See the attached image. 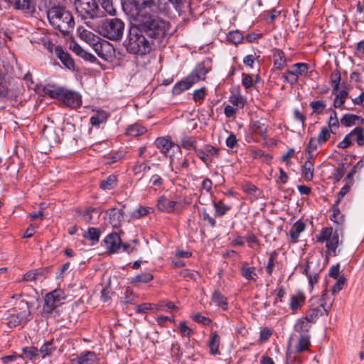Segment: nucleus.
Instances as JSON below:
<instances>
[{
	"label": "nucleus",
	"instance_id": "obj_1",
	"mask_svg": "<svg viewBox=\"0 0 364 364\" xmlns=\"http://www.w3.org/2000/svg\"><path fill=\"white\" fill-rule=\"evenodd\" d=\"M50 24L63 36L68 35L74 28L75 21L71 13L63 7L54 6L47 12Z\"/></svg>",
	"mask_w": 364,
	"mask_h": 364
},
{
	"label": "nucleus",
	"instance_id": "obj_2",
	"mask_svg": "<svg viewBox=\"0 0 364 364\" xmlns=\"http://www.w3.org/2000/svg\"><path fill=\"white\" fill-rule=\"evenodd\" d=\"M333 301L334 299L327 290H324L320 296L312 297L310 300L311 308L306 312L304 318L311 323L315 322L319 316L328 315Z\"/></svg>",
	"mask_w": 364,
	"mask_h": 364
},
{
	"label": "nucleus",
	"instance_id": "obj_3",
	"mask_svg": "<svg viewBox=\"0 0 364 364\" xmlns=\"http://www.w3.org/2000/svg\"><path fill=\"white\" fill-rule=\"evenodd\" d=\"M127 51L133 55H144L151 50V44L144 36L141 31L134 27L129 30L124 41Z\"/></svg>",
	"mask_w": 364,
	"mask_h": 364
},
{
	"label": "nucleus",
	"instance_id": "obj_4",
	"mask_svg": "<svg viewBox=\"0 0 364 364\" xmlns=\"http://www.w3.org/2000/svg\"><path fill=\"white\" fill-rule=\"evenodd\" d=\"M90 26L100 35L111 41L121 39L124 30V22L117 18L103 19L95 26Z\"/></svg>",
	"mask_w": 364,
	"mask_h": 364
},
{
	"label": "nucleus",
	"instance_id": "obj_5",
	"mask_svg": "<svg viewBox=\"0 0 364 364\" xmlns=\"http://www.w3.org/2000/svg\"><path fill=\"white\" fill-rule=\"evenodd\" d=\"M316 241L323 244L326 242V255L331 257L338 255V247L341 243L337 231H333L332 228H323L316 235Z\"/></svg>",
	"mask_w": 364,
	"mask_h": 364
},
{
	"label": "nucleus",
	"instance_id": "obj_6",
	"mask_svg": "<svg viewBox=\"0 0 364 364\" xmlns=\"http://www.w3.org/2000/svg\"><path fill=\"white\" fill-rule=\"evenodd\" d=\"M135 13L133 15L136 21L144 22L157 15L159 8L154 0H135L134 3Z\"/></svg>",
	"mask_w": 364,
	"mask_h": 364
},
{
	"label": "nucleus",
	"instance_id": "obj_7",
	"mask_svg": "<svg viewBox=\"0 0 364 364\" xmlns=\"http://www.w3.org/2000/svg\"><path fill=\"white\" fill-rule=\"evenodd\" d=\"M75 7L77 14L83 19H95L102 16L95 0H75Z\"/></svg>",
	"mask_w": 364,
	"mask_h": 364
},
{
	"label": "nucleus",
	"instance_id": "obj_8",
	"mask_svg": "<svg viewBox=\"0 0 364 364\" xmlns=\"http://www.w3.org/2000/svg\"><path fill=\"white\" fill-rule=\"evenodd\" d=\"M146 29L149 35L154 38H163L169 27V23L159 18L157 15L150 19L147 18L144 22L141 23Z\"/></svg>",
	"mask_w": 364,
	"mask_h": 364
},
{
	"label": "nucleus",
	"instance_id": "obj_9",
	"mask_svg": "<svg viewBox=\"0 0 364 364\" xmlns=\"http://www.w3.org/2000/svg\"><path fill=\"white\" fill-rule=\"evenodd\" d=\"M310 73L308 64L297 63L291 65L287 70L282 74V77L284 82L294 86L298 82L299 77H309Z\"/></svg>",
	"mask_w": 364,
	"mask_h": 364
},
{
	"label": "nucleus",
	"instance_id": "obj_10",
	"mask_svg": "<svg viewBox=\"0 0 364 364\" xmlns=\"http://www.w3.org/2000/svg\"><path fill=\"white\" fill-rule=\"evenodd\" d=\"M310 336H291L290 344L292 347V351L287 353V360H295L296 356L292 355L294 353H301L309 350L311 344Z\"/></svg>",
	"mask_w": 364,
	"mask_h": 364
},
{
	"label": "nucleus",
	"instance_id": "obj_11",
	"mask_svg": "<svg viewBox=\"0 0 364 364\" xmlns=\"http://www.w3.org/2000/svg\"><path fill=\"white\" fill-rule=\"evenodd\" d=\"M65 298V292L60 289H56L48 293L44 298L43 311L50 314Z\"/></svg>",
	"mask_w": 364,
	"mask_h": 364
},
{
	"label": "nucleus",
	"instance_id": "obj_12",
	"mask_svg": "<svg viewBox=\"0 0 364 364\" xmlns=\"http://www.w3.org/2000/svg\"><path fill=\"white\" fill-rule=\"evenodd\" d=\"M104 242L109 253H115L121 249L123 252H127L129 249V245L122 244V240L116 232L108 235L105 238Z\"/></svg>",
	"mask_w": 364,
	"mask_h": 364
},
{
	"label": "nucleus",
	"instance_id": "obj_13",
	"mask_svg": "<svg viewBox=\"0 0 364 364\" xmlns=\"http://www.w3.org/2000/svg\"><path fill=\"white\" fill-rule=\"evenodd\" d=\"M60 101L73 108L78 107L82 104L81 96L77 92L65 88L62 92Z\"/></svg>",
	"mask_w": 364,
	"mask_h": 364
},
{
	"label": "nucleus",
	"instance_id": "obj_14",
	"mask_svg": "<svg viewBox=\"0 0 364 364\" xmlns=\"http://www.w3.org/2000/svg\"><path fill=\"white\" fill-rule=\"evenodd\" d=\"M209 70L210 67L208 66V63H200L188 75V79L193 81V84L200 80H203Z\"/></svg>",
	"mask_w": 364,
	"mask_h": 364
},
{
	"label": "nucleus",
	"instance_id": "obj_15",
	"mask_svg": "<svg viewBox=\"0 0 364 364\" xmlns=\"http://www.w3.org/2000/svg\"><path fill=\"white\" fill-rule=\"evenodd\" d=\"M99 360L97 355L93 351H85L72 360L73 364H96Z\"/></svg>",
	"mask_w": 364,
	"mask_h": 364
},
{
	"label": "nucleus",
	"instance_id": "obj_16",
	"mask_svg": "<svg viewBox=\"0 0 364 364\" xmlns=\"http://www.w3.org/2000/svg\"><path fill=\"white\" fill-rule=\"evenodd\" d=\"M311 323L304 318L296 321L291 336H310Z\"/></svg>",
	"mask_w": 364,
	"mask_h": 364
},
{
	"label": "nucleus",
	"instance_id": "obj_17",
	"mask_svg": "<svg viewBox=\"0 0 364 364\" xmlns=\"http://www.w3.org/2000/svg\"><path fill=\"white\" fill-rule=\"evenodd\" d=\"M54 53L55 55L60 60L65 67L69 70L75 69L74 60L70 57V54L65 52L60 46L55 47Z\"/></svg>",
	"mask_w": 364,
	"mask_h": 364
},
{
	"label": "nucleus",
	"instance_id": "obj_18",
	"mask_svg": "<svg viewBox=\"0 0 364 364\" xmlns=\"http://www.w3.org/2000/svg\"><path fill=\"white\" fill-rule=\"evenodd\" d=\"M109 218V223L114 228L120 226L121 222L123 220L122 209L112 208L107 211Z\"/></svg>",
	"mask_w": 364,
	"mask_h": 364
},
{
	"label": "nucleus",
	"instance_id": "obj_19",
	"mask_svg": "<svg viewBox=\"0 0 364 364\" xmlns=\"http://www.w3.org/2000/svg\"><path fill=\"white\" fill-rule=\"evenodd\" d=\"M313 262H307L306 267L302 270V273L305 274L308 279H309V285L312 287L314 284L317 283L318 278V274L320 272V270H314L313 269Z\"/></svg>",
	"mask_w": 364,
	"mask_h": 364
},
{
	"label": "nucleus",
	"instance_id": "obj_20",
	"mask_svg": "<svg viewBox=\"0 0 364 364\" xmlns=\"http://www.w3.org/2000/svg\"><path fill=\"white\" fill-rule=\"evenodd\" d=\"M154 144L165 156H168L170 149L174 146V143L166 137L157 138Z\"/></svg>",
	"mask_w": 364,
	"mask_h": 364
},
{
	"label": "nucleus",
	"instance_id": "obj_21",
	"mask_svg": "<svg viewBox=\"0 0 364 364\" xmlns=\"http://www.w3.org/2000/svg\"><path fill=\"white\" fill-rule=\"evenodd\" d=\"M212 203L214 208V215L215 217H223L231 209V206L225 204L222 200H215L213 199Z\"/></svg>",
	"mask_w": 364,
	"mask_h": 364
},
{
	"label": "nucleus",
	"instance_id": "obj_22",
	"mask_svg": "<svg viewBox=\"0 0 364 364\" xmlns=\"http://www.w3.org/2000/svg\"><path fill=\"white\" fill-rule=\"evenodd\" d=\"M79 37L89 45L95 44V41H100V38L95 35L91 31L79 27L77 28Z\"/></svg>",
	"mask_w": 364,
	"mask_h": 364
},
{
	"label": "nucleus",
	"instance_id": "obj_23",
	"mask_svg": "<svg viewBox=\"0 0 364 364\" xmlns=\"http://www.w3.org/2000/svg\"><path fill=\"white\" fill-rule=\"evenodd\" d=\"M176 205V203L175 201L171 200L164 196H161L158 200L157 208L160 211L171 213L174 210Z\"/></svg>",
	"mask_w": 364,
	"mask_h": 364
},
{
	"label": "nucleus",
	"instance_id": "obj_24",
	"mask_svg": "<svg viewBox=\"0 0 364 364\" xmlns=\"http://www.w3.org/2000/svg\"><path fill=\"white\" fill-rule=\"evenodd\" d=\"M241 274L249 281L255 282L257 277L256 268L255 267H250L247 262L242 263Z\"/></svg>",
	"mask_w": 364,
	"mask_h": 364
},
{
	"label": "nucleus",
	"instance_id": "obj_25",
	"mask_svg": "<svg viewBox=\"0 0 364 364\" xmlns=\"http://www.w3.org/2000/svg\"><path fill=\"white\" fill-rule=\"evenodd\" d=\"M274 66L277 70L284 68L287 63V58L284 53L281 50H276L274 51L273 55Z\"/></svg>",
	"mask_w": 364,
	"mask_h": 364
},
{
	"label": "nucleus",
	"instance_id": "obj_26",
	"mask_svg": "<svg viewBox=\"0 0 364 364\" xmlns=\"http://www.w3.org/2000/svg\"><path fill=\"white\" fill-rule=\"evenodd\" d=\"M220 338L216 332H212L210 335V340L208 341V347L210 348V353L212 355L220 354L219 346Z\"/></svg>",
	"mask_w": 364,
	"mask_h": 364
},
{
	"label": "nucleus",
	"instance_id": "obj_27",
	"mask_svg": "<svg viewBox=\"0 0 364 364\" xmlns=\"http://www.w3.org/2000/svg\"><path fill=\"white\" fill-rule=\"evenodd\" d=\"M305 296L302 294L292 295L290 298L289 306L292 311L299 310L304 304Z\"/></svg>",
	"mask_w": 364,
	"mask_h": 364
},
{
	"label": "nucleus",
	"instance_id": "obj_28",
	"mask_svg": "<svg viewBox=\"0 0 364 364\" xmlns=\"http://www.w3.org/2000/svg\"><path fill=\"white\" fill-rule=\"evenodd\" d=\"M70 49L77 55L85 60L90 61L95 60V57L93 55L83 50L82 48L76 43H73L70 45Z\"/></svg>",
	"mask_w": 364,
	"mask_h": 364
},
{
	"label": "nucleus",
	"instance_id": "obj_29",
	"mask_svg": "<svg viewBox=\"0 0 364 364\" xmlns=\"http://www.w3.org/2000/svg\"><path fill=\"white\" fill-rule=\"evenodd\" d=\"M43 92L51 98H55L60 100L62 92H63V87H57L52 85H47L44 87Z\"/></svg>",
	"mask_w": 364,
	"mask_h": 364
},
{
	"label": "nucleus",
	"instance_id": "obj_30",
	"mask_svg": "<svg viewBox=\"0 0 364 364\" xmlns=\"http://www.w3.org/2000/svg\"><path fill=\"white\" fill-rule=\"evenodd\" d=\"M192 85H193V81L188 79V76L186 77L184 80L178 82L177 84L174 85L173 87V93L174 95H179L183 91H185L189 89Z\"/></svg>",
	"mask_w": 364,
	"mask_h": 364
},
{
	"label": "nucleus",
	"instance_id": "obj_31",
	"mask_svg": "<svg viewBox=\"0 0 364 364\" xmlns=\"http://www.w3.org/2000/svg\"><path fill=\"white\" fill-rule=\"evenodd\" d=\"M363 122V119L353 114H346L341 119V122L346 127H350L358 124V121Z\"/></svg>",
	"mask_w": 364,
	"mask_h": 364
},
{
	"label": "nucleus",
	"instance_id": "obj_32",
	"mask_svg": "<svg viewBox=\"0 0 364 364\" xmlns=\"http://www.w3.org/2000/svg\"><path fill=\"white\" fill-rule=\"evenodd\" d=\"M150 170V166L146 162H136L133 167V172L139 179L142 178L144 173Z\"/></svg>",
	"mask_w": 364,
	"mask_h": 364
},
{
	"label": "nucleus",
	"instance_id": "obj_33",
	"mask_svg": "<svg viewBox=\"0 0 364 364\" xmlns=\"http://www.w3.org/2000/svg\"><path fill=\"white\" fill-rule=\"evenodd\" d=\"M305 229V225L303 222L298 220L296 221L293 226L291 227L289 234L292 240L296 241L301 232H302Z\"/></svg>",
	"mask_w": 364,
	"mask_h": 364
},
{
	"label": "nucleus",
	"instance_id": "obj_34",
	"mask_svg": "<svg viewBox=\"0 0 364 364\" xmlns=\"http://www.w3.org/2000/svg\"><path fill=\"white\" fill-rule=\"evenodd\" d=\"M302 176L306 181H311L314 178V164L310 161V159L303 165Z\"/></svg>",
	"mask_w": 364,
	"mask_h": 364
},
{
	"label": "nucleus",
	"instance_id": "obj_35",
	"mask_svg": "<svg viewBox=\"0 0 364 364\" xmlns=\"http://www.w3.org/2000/svg\"><path fill=\"white\" fill-rule=\"evenodd\" d=\"M212 301L223 309H228V302L226 298L218 291H215L212 296Z\"/></svg>",
	"mask_w": 364,
	"mask_h": 364
},
{
	"label": "nucleus",
	"instance_id": "obj_36",
	"mask_svg": "<svg viewBox=\"0 0 364 364\" xmlns=\"http://www.w3.org/2000/svg\"><path fill=\"white\" fill-rule=\"evenodd\" d=\"M146 132V129L139 124L131 125L127 129V134L131 136H137L144 134Z\"/></svg>",
	"mask_w": 364,
	"mask_h": 364
},
{
	"label": "nucleus",
	"instance_id": "obj_37",
	"mask_svg": "<svg viewBox=\"0 0 364 364\" xmlns=\"http://www.w3.org/2000/svg\"><path fill=\"white\" fill-rule=\"evenodd\" d=\"M109 114L105 111L98 112L95 116L90 118V123L93 126H99L106 122Z\"/></svg>",
	"mask_w": 364,
	"mask_h": 364
},
{
	"label": "nucleus",
	"instance_id": "obj_38",
	"mask_svg": "<svg viewBox=\"0 0 364 364\" xmlns=\"http://www.w3.org/2000/svg\"><path fill=\"white\" fill-rule=\"evenodd\" d=\"M117 186V178L114 175L109 176L100 183V188L103 190H112Z\"/></svg>",
	"mask_w": 364,
	"mask_h": 364
},
{
	"label": "nucleus",
	"instance_id": "obj_39",
	"mask_svg": "<svg viewBox=\"0 0 364 364\" xmlns=\"http://www.w3.org/2000/svg\"><path fill=\"white\" fill-rule=\"evenodd\" d=\"M55 349V348L53 346L52 342H46L38 350V355L44 358L46 356L50 355Z\"/></svg>",
	"mask_w": 364,
	"mask_h": 364
},
{
	"label": "nucleus",
	"instance_id": "obj_40",
	"mask_svg": "<svg viewBox=\"0 0 364 364\" xmlns=\"http://www.w3.org/2000/svg\"><path fill=\"white\" fill-rule=\"evenodd\" d=\"M42 136L46 139L50 144L57 141V135L52 127H45L42 132Z\"/></svg>",
	"mask_w": 364,
	"mask_h": 364
},
{
	"label": "nucleus",
	"instance_id": "obj_41",
	"mask_svg": "<svg viewBox=\"0 0 364 364\" xmlns=\"http://www.w3.org/2000/svg\"><path fill=\"white\" fill-rule=\"evenodd\" d=\"M353 139H354L358 146L364 145V129L361 127H356L350 132Z\"/></svg>",
	"mask_w": 364,
	"mask_h": 364
},
{
	"label": "nucleus",
	"instance_id": "obj_42",
	"mask_svg": "<svg viewBox=\"0 0 364 364\" xmlns=\"http://www.w3.org/2000/svg\"><path fill=\"white\" fill-rule=\"evenodd\" d=\"M336 98L333 102V106L336 108L341 107L345 103L346 98L348 97V93L346 90H341L338 92H336Z\"/></svg>",
	"mask_w": 364,
	"mask_h": 364
},
{
	"label": "nucleus",
	"instance_id": "obj_43",
	"mask_svg": "<svg viewBox=\"0 0 364 364\" xmlns=\"http://www.w3.org/2000/svg\"><path fill=\"white\" fill-rule=\"evenodd\" d=\"M309 106L312 109V114H321L323 113L326 105L323 100H316L310 102Z\"/></svg>",
	"mask_w": 364,
	"mask_h": 364
},
{
	"label": "nucleus",
	"instance_id": "obj_44",
	"mask_svg": "<svg viewBox=\"0 0 364 364\" xmlns=\"http://www.w3.org/2000/svg\"><path fill=\"white\" fill-rule=\"evenodd\" d=\"M108 45L107 41H103L100 42V41H95V44H92L91 46L99 57L105 58L106 55L104 53L103 49L105 46H107Z\"/></svg>",
	"mask_w": 364,
	"mask_h": 364
},
{
	"label": "nucleus",
	"instance_id": "obj_45",
	"mask_svg": "<svg viewBox=\"0 0 364 364\" xmlns=\"http://www.w3.org/2000/svg\"><path fill=\"white\" fill-rule=\"evenodd\" d=\"M331 132H333V131L329 130V128L326 127L321 128V130L318 133L317 138H316L320 143V145L323 144L328 140L331 136Z\"/></svg>",
	"mask_w": 364,
	"mask_h": 364
},
{
	"label": "nucleus",
	"instance_id": "obj_46",
	"mask_svg": "<svg viewBox=\"0 0 364 364\" xmlns=\"http://www.w3.org/2000/svg\"><path fill=\"white\" fill-rule=\"evenodd\" d=\"M341 76L338 70H334L331 75V80L333 87V92H338Z\"/></svg>",
	"mask_w": 364,
	"mask_h": 364
},
{
	"label": "nucleus",
	"instance_id": "obj_47",
	"mask_svg": "<svg viewBox=\"0 0 364 364\" xmlns=\"http://www.w3.org/2000/svg\"><path fill=\"white\" fill-rule=\"evenodd\" d=\"M153 275L149 272L139 274L132 278V282L147 283L153 279Z\"/></svg>",
	"mask_w": 364,
	"mask_h": 364
},
{
	"label": "nucleus",
	"instance_id": "obj_48",
	"mask_svg": "<svg viewBox=\"0 0 364 364\" xmlns=\"http://www.w3.org/2000/svg\"><path fill=\"white\" fill-rule=\"evenodd\" d=\"M277 255H278V253L277 251L272 252L269 255V260H268V262H267V264L266 267V271L269 275H272V274L274 271V268L275 262L277 261Z\"/></svg>",
	"mask_w": 364,
	"mask_h": 364
},
{
	"label": "nucleus",
	"instance_id": "obj_49",
	"mask_svg": "<svg viewBox=\"0 0 364 364\" xmlns=\"http://www.w3.org/2000/svg\"><path fill=\"white\" fill-rule=\"evenodd\" d=\"M9 3L16 9H29L30 0H8Z\"/></svg>",
	"mask_w": 364,
	"mask_h": 364
},
{
	"label": "nucleus",
	"instance_id": "obj_50",
	"mask_svg": "<svg viewBox=\"0 0 364 364\" xmlns=\"http://www.w3.org/2000/svg\"><path fill=\"white\" fill-rule=\"evenodd\" d=\"M100 235V230L95 228H90L87 232V237L92 241V245L98 242Z\"/></svg>",
	"mask_w": 364,
	"mask_h": 364
},
{
	"label": "nucleus",
	"instance_id": "obj_51",
	"mask_svg": "<svg viewBox=\"0 0 364 364\" xmlns=\"http://www.w3.org/2000/svg\"><path fill=\"white\" fill-rule=\"evenodd\" d=\"M151 208L149 207H143L139 206L137 209H136L132 214V216L134 218H140L144 215H148L151 210Z\"/></svg>",
	"mask_w": 364,
	"mask_h": 364
},
{
	"label": "nucleus",
	"instance_id": "obj_52",
	"mask_svg": "<svg viewBox=\"0 0 364 364\" xmlns=\"http://www.w3.org/2000/svg\"><path fill=\"white\" fill-rule=\"evenodd\" d=\"M242 38V33L237 31H230L228 36V40L235 45L240 43Z\"/></svg>",
	"mask_w": 364,
	"mask_h": 364
},
{
	"label": "nucleus",
	"instance_id": "obj_53",
	"mask_svg": "<svg viewBox=\"0 0 364 364\" xmlns=\"http://www.w3.org/2000/svg\"><path fill=\"white\" fill-rule=\"evenodd\" d=\"M23 353L26 358L31 360L39 357L38 349L35 347L24 348H23Z\"/></svg>",
	"mask_w": 364,
	"mask_h": 364
},
{
	"label": "nucleus",
	"instance_id": "obj_54",
	"mask_svg": "<svg viewBox=\"0 0 364 364\" xmlns=\"http://www.w3.org/2000/svg\"><path fill=\"white\" fill-rule=\"evenodd\" d=\"M320 143L316 138H311L308 144L307 151L309 154V159L314 157V152L317 149Z\"/></svg>",
	"mask_w": 364,
	"mask_h": 364
},
{
	"label": "nucleus",
	"instance_id": "obj_55",
	"mask_svg": "<svg viewBox=\"0 0 364 364\" xmlns=\"http://www.w3.org/2000/svg\"><path fill=\"white\" fill-rule=\"evenodd\" d=\"M101 6L105 12H107L108 14H115V9L114 7L112 0H102L101 1Z\"/></svg>",
	"mask_w": 364,
	"mask_h": 364
},
{
	"label": "nucleus",
	"instance_id": "obj_56",
	"mask_svg": "<svg viewBox=\"0 0 364 364\" xmlns=\"http://www.w3.org/2000/svg\"><path fill=\"white\" fill-rule=\"evenodd\" d=\"M252 129L255 133L261 136H264L267 132V127L258 121L253 122Z\"/></svg>",
	"mask_w": 364,
	"mask_h": 364
},
{
	"label": "nucleus",
	"instance_id": "obj_57",
	"mask_svg": "<svg viewBox=\"0 0 364 364\" xmlns=\"http://www.w3.org/2000/svg\"><path fill=\"white\" fill-rule=\"evenodd\" d=\"M157 309L159 310L168 311L173 309H177V306L174 304V303L171 301H161L157 305Z\"/></svg>",
	"mask_w": 364,
	"mask_h": 364
},
{
	"label": "nucleus",
	"instance_id": "obj_58",
	"mask_svg": "<svg viewBox=\"0 0 364 364\" xmlns=\"http://www.w3.org/2000/svg\"><path fill=\"white\" fill-rule=\"evenodd\" d=\"M346 282V278L343 275L341 276L338 281L335 283V284L332 287V294H336L339 292L344 287Z\"/></svg>",
	"mask_w": 364,
	"mask_h": 364
},
{
	"label": "nucleus",
	"instance_id": "obj_59",
	"mask_svg": "<svg viewBox=\"0 0 364 364\" xmlns=\"http://www.w3.org/2000/svg\"><path fill=\"white\" fill-rule=\"evenodd\" d=\"M246 241L250 247L254 248L255 247H259L260 243L257 237L252 233H249L246 237Z\"/></svg>",
	"mask_w": 364,
	"mask_h": 364
},
{
	"label": "nucleus",
	"instance_id": "obj_60",
	"mask_svg": "<svg viewBox=\"0 0 364 364\" xmlns=\"http://www.w3.org/2000/svg\"><path fill=\"white\" fill-rule=\"evenodd\" d=\"M333 214L331 216V220L336 223H341L343 221V215L341 214L338 206H335V203L333 206Z\"/></svg>",
	"mask_w": 364,
	"mask_h": 364
},
{
	"label": "nucleus",
	"instance_id": "obj_61",
	"mask_svg": "<svg viewBox=\"0 0 364 364\" xmlns=\"http://www.w3.org/2000/svg\"><path fill=\"white\" fill-rule=\"evenodd\" d=\"M202 217L204 221L207 222V223L211 227L213 228L215 226L216 221L215 220L209 215L207 211V209L203 208L202 210Z\"/></svg>",
	"mask_w": 364,
	"mask_h": 364
},
{
	"label": "nucleus",
	"instance_id": "obj_62",
	"mask_svg": "<svg viewBox=\"0 0 364 364\" xmlns=\"http://www.w3.org/2000/svg\"><path fill=\"white\" fill-rule=\"evenodd\" d=\"M353 137L351 133L346 134L344 139L338 144V147L346 149L352 144Z\"/></svg>",
	"mask_w": 364,
	"mask_h": 364
},
{
	"label": "nucleus",
	"instance_id": "obj_63",
	"mask_svg": "<svg viewBox=\"0 0 364 364\" xmlns=\"http://www.w3.org/2000/svg\"><path fill=\"white\" fill-rule=\"evenodd\" d=\"M192 318L195 321L206 326L209 325L211 322L210 318L200 314L194 315Z\"/></svg>",
	"mask_w": 364,
	"mask_h": 364
},
{
	"label": "nucleus",
	"instance_id": "obj_64",
	"mask_svg": "<svg viewBox=\"0 0 364 364\" xmlns=\"http://www.w3.org/2000/svg\"><path fill=\"white\" fill-rule=\"evenodd\" d=\"M364 166V157L362 158L357 164L354 166L353 170L348 174L347 178L350 179L358 170L361 169Z\"/></svg>",
	"mask_w": 364,
	"mask_h": 364
}]
</instances>
